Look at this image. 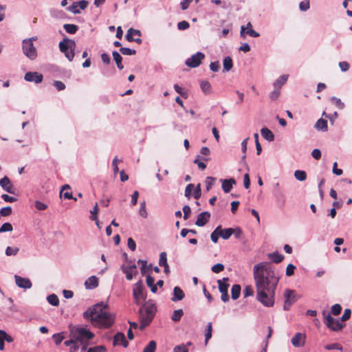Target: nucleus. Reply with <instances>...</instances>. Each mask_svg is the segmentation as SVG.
<instances>
[{
  "instance_id": "nucleus-1",
  "label": "nucleus",
  "mask_w": 352,
  "mask_h": 352,
  "mask_svg": "<svg viewBox=\"0 0 352 352\" xmlns=\"http://www.w3.org/2000/svg\"><path fill=\"white\" fill-rule=\"evenodd\" d=\"M253 276L257 300L265 307H272L274 305L275 290L279 281L275 267L270 262H261L254 266Z\"/></svg>"
},
{
  "instance_id": "nucleus-2",
  "label": "nucleus",
  "mask_w": 352,
  "mask_h": 352,
  "mask_svg": "<svg viewBox=\"0 0 352 352\" xmlns=\"http://www.w3.org/2000/svg\"><path fill=\"white\" fill-rule=\"evenodd\" d=\"M108 307L107 304L100 302L89 307L82 314L85 320L99 329H109L115 322V315L104 311Z\"/></svg>"
},
{
  "instance_id": "nucleus-3",
  "label": "nucleus",
  "mask_w": 352,
  "mask_h": 352,
  "mask_svg": "<svg viewBox=\"0 0 352 352\" xmlns=\"http://www.w3.org/2000/svg\"><path fill=\"white\" fill-rule=\"evenodd\" d=\"M157 311V307L153 300H148L140 307L139 310L140 329H144L153 320Z\"/></svg>"
},
{
  "instance_id": "nucleus-4",
  "label": "nucleus",
  "mask_w": 352,
  "mask_h": 352,
  "mask_svg": "<svg viewBox=\"0 0 352 352\" xmlns=\"http://www.w3.org/2000/svg\"><path fill=\"white\" fill-rule=\"evenodd\" d=\"M60 51L63 53L69 61H72L74 57V49L76 42L74 40L68 38H63L59 44Z\"/></svg>"
},
{
  "instance_id": "nucleus-5",
  "label": "nucleus",
  "mask_w": 352,
  "mask_h": 352,
  "mask_svg": "<svg viewBox=\"0 0 352 352\" xmlns=\"http://www.w3.org/2000/svg\"><path fill=\"white\" fill-rule=\"evenodd\" d=\"M70 336L74 337L80 343L91 340L94 337V334L89 330L79 326L71 330Z\"/></svg>"
},
{
  "instance_id": "nucleus-6",
  "label": "nucleus",
  "mask_w": 352,
  "mask_h": 352,
  "mask_svg": "<svg viewBox=\"0 0 352 352\" xmlns=\"http://www.w3.org/2000/svg\"><path fill=\"white\" fill-rule=\"evenodd\" d=\"M322 316L324 318V323L327 327L333 331H339L343 329L344 324L342 323L340 320L336 319L331 316V314L327 313L326 311H322Z\"/></svg>"
},
{
  "instance_id": "nucleus-7",
  "label": "nucleus",
  "mask_w": 352,
  "mask_h": 352,
  "mask_svg": "<svg viewBox=\"0 0 352 352\" xmlns=\"http://www.w3.org/2000/svg\"><path fill=\"white\" fill-rule=\"evenodd\" d=\"M22 50L23 54L31 60L37 58V50L30 39H23L22 41Z\"/></svg>"
},
{
  "instance_id": "nucleus-8",
  "label": "nucleus",
  "mask_w": 352,
  "mask_h": 352,
  "mask_svg": "<svg viewBox=\"0 0 352 352\" xmlns=\"http://www.w3.org/2000/svg\"><path fill=\"white\" fill-rule=\"evenodd\" d=\"M205 54L201 52H197L195 54L192 55L190 58L186 60L185 64L190 67L195 68L199 66L201 60L204 59Z\"/></svg>"
},
{
  "instance_id": "nucleus-9",
  "label": "nucleus",
  "mask_w": 352,
  "mask_h": 352,
  "mask_svg": "<svg viewBox=\"0 0 352 352\" xmlns=\"http://www.w3.org/2000/svg\"><path fill=\"white\" fill-rule=\"evenodd\" d=\"M133 296L136 304H140V300H145L146 296L143 292V283L142 280H140L134 285Z\"/></svg>"
},
{
  "instance_id": "nucleus-10",
  "label": "nucleus",
  "mask_w": 352,
  "mask_h": 352,
  "mask_svg": "<svg viewBox=\"0 0 352 352\" xmlns=\"http://www.w3.org/2000/svg\"><path fill=\"white\" fill-rule=\"evenodd\" d=\"M285 302L284 310H289L293 303L297 300V297L294 290L287 289L284 293Z\"/></svg>"
},
{
  "instance_id": "nucleus-11",
  "label": "nucleus",
  "mask_w": 352,
  "mask_h": 352,
  "mask_svg": "<svg viewBox=\"0 0 352 352\" xmlns=\"http://www.w3.org/2000/svg\"><path fill=\"white\" fill-rule=\"evenodd\" d=\"M121 270L122 272L125 274L126 278L128 280H131L138 274L135 264H132L128 266L123 265L121 267Z\"/></svg>"
},
{
  "instance_id": "nucleus-12",
  "label": "nucleus",
  "mask_w": 352,
  "mask_h": 352,
  "mask_svg": "<svg viewBox=\"0 0 352 352\" xmlns=\"http://www.w3.org/2000/svg\"><path fill=\"white\" fill-rule=\"evenodd\" d=\"M247 34L254 38L260 36L259 33L252 29V25L250 22H248L246 26L242 25L241 27L240 36L244 38Z\"/></svg>"
},
{
  "instance_id": "nucleus-13",
  "label": "nucleus",
  "mask_w": 352,
  "mask_h": 352,
  "mask_svg": "<svg viewBox=\"0 0 352 352\" xmlns=\"http://www.w3.org/2000/svg\"><path fill=\"white\" fill-rule=\"evenodd\" d=\"M24 79L28 82L38 84L43 81V76L37 72H28L25 74Z\"/></svg>"
},
{
  "instance_id": "nucleus-14",
  "label": "nucleus",
  "mask_w": 352,
  "mask_h": 352,
  "mask_svg": "<svg viewBox=\"0 0 352 352\" xmlns=\"http://www.w3.org/2000/svg\"><path fill=\"white\" fill-rule=\"evenodd\" d=\"M15 283L16 285L21 289H30L32 286V284L30 280L28 278H23L19 275L14 276Z\"/></svg>"
},
{
  "instance_id": "nucleus-15",
  "label": "nucleus",
  "mask_w": 352,
  "mask_h": 352,
  "mask_svg": "<svg viewBox=\"0 0 352 352\" xmlns=\"http://www.w3.org/2000/svg\"><path fill=\"white\" fill-rule=\"evenodd\" d=\"M0 186L6 192L10 194H14V186L11 183L10 179L7 176H4L3 178L0 179Z\"/></svg>"
},
{
  "instance_id": "nucleus-16",
  "label": "nucleus",
  "mask_w": 352,
  "mask_h": 352,
  "mask_svg": "<svg viewBox=\"0 0 352 352\" xmlns=\"http://www.w3.org/2000/svg\"><path fill=\"white\" fill-rule=\"evenodd\" d=\"M306 336L302 333H296L292 338L291 342L295 347H301L305 345Z\"/></svg>"
},
{
  "instance_id": "nucleus-17",
  "label": "nucleus",
  "mask_w": 352,
  "mask_h": 352,
  "mask_svg": "<svg viewBox=\"0 0 352 352\" xmlns=\"http://www.w3.org/2000/svg\"><path fill=\"white\" fill-rule=\"evenodd\" d=\"M113 344L114 346L122 345L124 348H126L129 346V342L126 340L123 333L118 332L113 337Z\"/></svg>"
},
{
  "instance_id": "nucleus-18",
  "label": "nucleus",
  "mask_w": 352,
  "mask_h": 352,
  "mask_svg": "<svg viewBox=\"0 0 352 352\" xmlns=\"http://www.w3.org/2000/svg\"><path fill=\"white\" fill-rule=\"evenodd\" d=\"M210 217V213L207 211L199 214L195 221V225L199 227L204 226L208 223Z\"/></svg>"
},
{
  "instance_id": "nucleus-19",
  "label": "nucleus",
  "mask_w": 352,
  "mask_h": 352,
  "mask_svg": "<svg viewBox=\"0 0 352 352\" xmlns=\"http://www.w3.org/2000/svg\"><path fill=\"white\" fill-rule=\"evenodd\" d=\"M220 182L222 184V189L225 193H228L231 191L232 186L236 184V181L234 178L228 179H221Z\"/></svg>"
},
{
  "instance_id": "nucleus-20",
  "label": "nucleus",
  "mask_w": 352,
  "mask_h": 352,
  "mask_svg": "<svg viewBox=\"0 0 352 352\" xmlns=\"http://www.w3.org/2000/svg\"><path fill=\"white\" fill-rule=\"evenodd\" d=\"M85 288L93 289L98 286V278L96 276L89 277L85 282Z\"/></svg>"
},
{
  "instance_id": "nucleus-21",
  "label": "nucleus",
  "mask_w": 352,
  "mask_h": 352,
  "mask_svg": "<svg viewBox=\"0 0 352 352\" xmlns=\"http://www.w3.org/2000/svg\"><path fill=\"white\" fill-rule=\"evenodd\" d=\"M184 297L185 294L182 289L178 286L175 287L173 289V297L171 298L172 301H179L182 300Z\"/></svg>"
},
{
  "instance_id": "nucleus-22",
  "label": "nucleus",
  "mask_w": 352,
  "mask_h": 352,
  "mask_svg": "<svg viewBox=\"0 0 352 352\" xmlns=\"http://www.w3.org/2000/svg\"><path fill=\"white\" fill-rule=\"evenodd\" d=\"M217 227L220 228L219 234H220V236L223 239L227 240L232 236V234H233L234 228H229L222 229V227L221 225L218 226Z\"/></svg>"
},
{
  "instance_id": "nucleus-23",
  "label": "nucleus",
  "mask_w": 352,
  "mask_h": 352,
  "mask_svg": "<svg viewBox=\"0 0 352 352\" xmlns=\"http://www.w3.org/2000/svg\"><path fill=\"white\" fill-rule=\"evenodd\" d=\"M229 280L228 277L223 278L221 280H218L217 283L219 286V290L221 293L228 292L229 284L227 282Z\"/></svg>"
},
{
  "instance_id": "nucleus-24",
  "label": "nucleus",
  "mask_w": 352,
  "mask_h": 352,
  "mask_svg": "<svg viewBox=\"0 0 352 352\" xmlns=\"http://www.w3.org/2000/svg\"><path fill=\"white\" fill-rule=\"evenodd\" d=\"M288 77L289 76L286 74H283L279 76L273 84L274 89H280L281 87L286 83Z\"/></svg>"
},
{
  "instance_id": "nucleus-25",
  "label": "nucleus",
  "mask_w": 352,
  "mask_h": 352,
  "mask_svg": "<svg viewBox=\"0 0 352 352\" xmlns=\"http://www.w3.org/2000/svg\"><path fill=\"white\" fill-rule=\"evenodd\" d=\"M262 137L267 141L272 142L274 140V133L267 128L264 127L261 130Z\"/></svg>"
},
{
  "instance_id": "nucleus-26",
  "label": "nucleus",
  "mask_w": 352,
  "mask_h": 352,
  "mask_svg": "<svg viewBox=\"0 0 352 352\" xmlns=\"http://www.w3.org/2000/svg\"><path fill=\"white\" fill-rule=\"evenodd\" d=\"M113 58L116 63L117 67L122 70L124 69V65L122 63V57L117 51H113L112 53Z\"/></svg>"
},
{
  "instance_id": "nucleus-27",
  "label": "nucleus",
  "mask_w": 352,
  "mask_h": 352,
  "mask_svg": "<svg viewBox=\"0 0 352 352\" xmlns=\"http://www.w3.org/2000/svg\"><path fill=\"white\" fill-rule=\"evenodd\" d=\"M315 128L318 131H327L328 129L327 121L324 119L320 118L315 124Z\"/></svg>"
},
{
  "instance_id": "nucleus-28",
  "label": "nucleus",
  "mask_w": 352,
  "mask_h": 352,
  "mask_svg": "<svg viewBox=\"0 0 352 352\" xmlns=\"http://www.w3.org/2000/svg\"><path fill=\"white\" fill-rule=\"evenodd\" d=\"M267 256L268 258H270L275 263H280L284 258V256L279 254L278 252L270 253Z\"/></svg>"
},
{
  "instance_id": "nucleus-29",
  "label": "nucleus",
  "mask_w": 352,
  "mask_h": 352,
  "mask_svg": "<svg viewBox=\"0 0 352 352\" xmlns=\"http://www.w3.org/2000/svg\"><path fill=\"white\" fill-rule=\"evenodd\" d=\"M138 35L139 36H141V32L138 30H135L133 28H129L126 34V38L128 41L132 42L133 40V36Z\"/></svg>"
},
{
  "instance_id": "nucleus-30",
  "label": "nucleus",
  "mask_w": 352,
  "mask_h": 352,
  "mask_svg": "<svg viewBox=\"0 0 352 352\" xmlns=\"http://www.w3.org/2000/svg\"><path fill=\"white\" fill-rule=\"evenodd\" d=\"M223 72H229L233 67L232 60L230 56H226L223 60Z\"/></svg>"
},
{
  "instance_id": "nucleus-31",
  "label": "nucleus",
  "mask_w": 352,
  "mask_h": 352,
  "mask_svg": "<svg viewBox=\"0 0 352 352\" xmlns=\"http://www.w3.org/2000/svg\"><path fill=\"white\" fill-rule=\"evenodd\" d=\"M241 286L238 284L232 285L231 289V295L233 300H236L240 296L241 294Z\"/></svg>"
},
{
  "instance_id": "nucleus-32",
  "label": "nucleus",
  "mask_w": 352,
  "mask_h": 352,
  "mask_svg": "<svg viewBox=\"0 0 352 352\" xmlns=\"http://www.w3.org/2000/svg\"><path fill=\"white\" fill-rule=\"evenodd\" d=\"M63 28L67 33L74 34L78 31V26L74 24H65Z\"/></svg>"
},
{
  "instance_id": "nucleus-33",
  "label": "nucleus",
  "mask_w": 352,
  "mask_h": 352,
  "mask_svg": "<svg viewBox=\"0 0 352 352\" xmlns=\"http://www.w3.org/2000/svg\"><path fill=\"white\" fill-rule=\"evenodd\" d=\"M276 198L277 202L279 204L280 207H283L285 204L286 199L283 192H277L276 194L274 195Z\"/></svg>"
},
{
  "instance_id": "nucleus-34",
  "label": "nucleus",
  "mask_w": 352,
  "mask_h": 352,
  "mask_svg": "<svg viewBox=\"0 0 352 352\" xmlns=\"http://www.w3.org/2000/svg\"><path fill=\"white\" fill-rule=\"evenodd\" d=\"M212 324L211 322H208L206 332H205V343L207 344L208 340L212 337Z\"/></svg>"
},
{
  "instance_id": "nucleus-35",
  "label": "nucleus",
  "mask_w": 352,
  "mask_h": 352,
  "mask_svg": "<svg viewBox=\"0 0 352 352\" xmlns=\"http://www.w3.org/2000/svg\"><path fill=\"white\" fill-rule=\"evenodd\" d=\"M183 315L184 311L182 309L175 310L171 316V319L174 322H179Z\"/></svg>"
},
{
  "instance_id": "nucleus-36",
  "label": "nucleus",
  "mask_w": 352,
  "mask_h": 352,
  "mask_svg": "<svg viewBox=\"0 0 352 352\" xmlns=\"http://www.w3.org/2000/svg\"><path fill=\"white\" fill-rule=\"evenodd\" d=\"M295 178L300 182H303L307 179V173L304 170H297L294 172Z\"/></svg>"
},
{
  "instance_id": "nucleus-37",
  "label": "nucleus",
  "mask_w": 352,
  "mask_h": 352,
  "mask_svg": "<svg viewBox=\"0 0 352 352\" xmlns=\"http://www.w3.org/2000/svg\"><path fill=\"white\" fill-rule=\"evenodd\" d=\"M47 302L53 305V306H58V304H59V300H58V296L54 294H50L47 297Z\"/></svg>"
},
{
  "instance_id": "nucleus-38",
  "label": "nucleus",
  "mask_w": 352,
  "mask_h": 352,
  "mask_svg": "<svg viewBox=\"0 0 352 352\" xmlns=\"http://www.w3.org/2000/svg\"><path fill=\"white\" fill-rule=\"evenodd\" d=\"M156 350V342L154 340H151L144 347L142 352H155Z\"/></svg>"
},
{
  "instance_id": "nucleus-39",
  "label": "nucleus",
  "mask_w": 352,
  "mask_h": 352,
  "mask_svg": "<svg viewBox=\"0 0 352 352\" xmlns=\"http://www.w3.org/2000/svg\"><path fill=\"white\" fill-rule=\"evenodd\" d=\"M202 91L205 94H209L211 91V85L208 81H202L200 84Z\"/></svg>"
},
{
  "instance_id": "nucleus-40",
  "label": "nucleus",
  "mask_w": 352,
  "mask_h": 352,
  "mask_svg": "<svg viewBox=\"0 0 352 352\" xmlns=\"http://www.w3.org/2000/svg\"><path fill=\"white\" fill-rule=\"evenodd\" d=\"M78 1L74 2L70 6L67 8V10L68 11L72 12L74 14H80V11L78 9L79 7H78Z\"/></svg>"
},
{
  "instance_id": "nucleus-41",
  "label": "nucleus",
  "mask_w": 352,
  "mask_h": 352,
  "mask_svg": "<svg viewBox=\"0 0 352 352\" xmlns=\"http://www.w3.org/2000/svg\"><path fill=\"white\" fill-rule=\"evenodd\" d=\"M139 214L143 218H147L148 217V212L146 208V202L144 201L140 203Z\"/></svg>"
},
{
  "instance_id": "nucleus-42",
  "label": "nucleus",
  "mask_w": 352,
  "mask_h": 352,
  "mask_svg": "<svg viewBox=\"0 0 352 352\" xmlns=\"http://www.w3.org/2000/svg\"><path fill=\"white\" fill-rule=\"evenodd\" d=\"M331 101L334 102L336 107L340 109H343L345 107L344 103L340 99L335 96L330 98Z\"/></svg>"
},
{
  "instance_id": "nucleus-43",
  "label": "nucleus",
  "mask_w": 352,
  "mask_h": 352,
  "mask_svg": "<svg viewBox=\"0 0 352 352\" xmlns=\"http://www.w3.org/2000/svg\"><path fill=\"white\" fill-rule=\"evenodd\" d=\"M219 230H220V228L217 227L210 234L211 241L214 243H217V241L219 240V237L220 236V234H219Z\"/></svg>"
},
{
  "instance_id": "nucleus-44",
  "label": "nucleus",
  "mask_w": 352,
  "mask_h": 352,
  "mask_svg": "<svg viewBox=\"0 0 352 352\" xmlns=\"http://www.w3.org/2000/svg\"><path fill=\"white\" fill-rule=\"evenodd\" d=\"M342 307L340 304H335L331 308V314L338 316L341 313Z\"/></svg>"
},
{
  "instance_id": "nucleus-45",
  "label": "nucleus",
  "mask_w": 352,
  "mask_h": 352,
  "mask_svg": "<svg viewBox=\"0 0 352 352\" xmlns=\"http://www.w3.org/2000/svg\"><path fill=\"white\" fill-rule=\"evenodd\" d=\"M19 251V248L7 247L6 249V254L7 256H15Z\"/></svg>"
},
{
  "instance_id": "nucleus-46",
  "label": "nucleus",
  "mask_w": 352,
  "mask_h": 352,
  "mask_svg": "<svg viewBox=\"0 0 352 352\" xmlns=\"http://www.w3.org/2000/svg\"><path fill=\"white\" fill-rule=\"evenodd\" d=\"M52 338L54 339L55 344L56 345H59L63 340L64 337L63 336V333H54L52 336Z\"/></svg>"
},
{
  "instance_id": "nucleus-47",
  "label": "nucleus",
  "mask_w": 352,
  "mask_h": 352,
  "mask_svg": "<svg viewBox=\"0 0 352 352\" xmlns=\"http://www.w3.org/2000/svg\"><path fill=\"white\" fill-rule=\"evenodd\" d=\"M13 230L10 223H4L0 228V233L6 232H11Z\"/></svg>"
},
{
  "instance_id": "nucleus-48",
  "label": "nucleus",
  "mask_w": 352,
  "mask_h": 352,
  "mask_svg": "<svg viewBox=\"0 0 352 352\" xmlns=\"http://www.w3.org/2000/svg\"><path fill=\"white\" fill-rule=\"evenodd\" d=\"M12 213V208L10 206L3 207L0 210V215L2 217H8Z\"/></svg>"
},
{
  "instance_id": "nucleus-49",
  "label": "nucleus",
  "mask_w": 352,
  "mask_h": 352,
  "mask_svg": "<svg viewBox=\"0 0 352 352\" xmlns=\"http://www.w3.org/2000/svg\"><path fill=\"white\" fill-rule=\"evenodd\" d=\"M120 52L124 55H134L136 53L135 50L130 49L129 47H121L120 49Z\"/></svg>"
},
{
  "instance_id": "nucleus-50",
  "label": "nucleus",
  "mask_w": 352,
  "mask_h": 352,
  "mask_svg": "<svg viewBox=\"0 0 352 352\" xmlns=\"http://www.w3.org/2000/svg\"><path fill=\"white\" fill-rule=\"evenodd\" d=\"M327 350H339L342 351V346L338 343H333L325 346Z\"/></svg>"
},
{
  "instance_id": "nucleus-51",
  "label": "nucleus",
  "mask_w": 352,
  "mask_h": 352,
  "mask_svg": "<svg viewBox=\"0 0 352 352\" xmlns=\"http://www.w3.org/2000/svg\"><path fill=\"white\" fill-rule=\"evenodd\" d=\"M254 140H255L256 153H257V155H260L261 153V151H262V147H261V144L258 142V133H254Z\"/></svg>"
},
{
  "instance_id": "nucleus-52",
  "label": "nucleus",
  "mask_w": 352,
  "mask_h": 352,
  "mask_svg": "<svg viewBox=\"0 0 352 352\" xmlns=\"http://www.w3.org/2000/svg\"><path fill=\"white\" fill-rule=\"evenodd\" d=\"M105 351H106V349L102 345L91 347L87 351V352H105Z\"/></svg>"
},
{
  "instance_id": "nucleus-53",
  "label": "nucleus",
  "mask_w": 352,
  "mask_h": 352,
  "mask_svg": "<svg viewBox=\"0 0 352 352\" xmlns=\"http://www.w3.org/2000/svg\"><path fill=\"white\" fill-rule=\"evenodd\" d=\"M223 270H224V265L222 263H217V264L214 265L211 268V270L212 271V272L216 273V274L222 272Z\"/></svg>"
},
{
  "instance_id": "nucleus-54",
  "label": "nucleus",
  "mask_w": 352,
  "mask_h": 352,
  "mask_svg": "<svg viewBox=\"0 0 352 352\" xmlns=\"http://www.w3.org/2000/svg\"><path fill=\"white\" fill-rule=\"evenodd\" d=\"M310 6H309V0H304L301 1L299 4V8L301 11L305 12L307 10H309Z\"/></svg>"
},
{
  "instance_id": "nucleus-55",
  "label": "nucleus",
  "mask_w": 352,
  "mask_h": 352,
  "mask_svg": "<svg viewBox=\"0 0 352 352\" xmlns=\"http://www.w3.org/2000/svg\"><path fill=\"white\" fill-rule=\"evenodd\" d=\"M168 264L166 253L165 252H161L160 254L159 265L160 266Z\"/></svg>"
},
{
  "instance_id": "nucleus-56",
  "label": "nucleus",
  "mask_w": 352,
  "mask_h": 352,
  "mask_svg": "<svg viewBox=\"0 0 352 352\" xmlns=\"http://www.w3.org/2000/svg\"><path fill=\"white\" fill-rule=\"evenodd\" d=\"M50 14L52 17L62 18L63 17L65 13L63 10H52L50 11Z\"/></svg>"
},
{
  "instance_id": "nucleus-57",
  "label": "nucleus",
  "mask_w": 352,
  "mask_h": 352,
  "mask_svg": "<svg viewBox=\"0 0 352 352\" xmlns=\"http://www.w3.org/2000/svg\"><path fill=\"white\" fill-rule=\"evenodd\" d=\"M201 195V184H198L194 189L193 197L195 199H198Z\"/></svg>"
},
{
  "instance_id": "nucleus-58",
  "label": "nucleus",
  "mask_w": 352,
  "mask_h": 352,
  "mask_svg": "<svg viewBox=\"0 0 352 352\" xmlns=\"http://www.w3.org/2000/svg\"><path fill=\"white\" fill-rule=\"evenodd\" d=\"M138 263L142 265L140 271H141L142 274L144 275L146 272L147 261L146 260L139 259L138 261Z\"/></svg>"
},
{
  "instance_id": "nucleus-59",
  "label": "nucleus",
  "mask_w": 352,
  "mask_h": 352,
  "mask_svg": "<svg viewBox=\"0 0 352 352\" xmlns=\"http://www.w3.org/2000/svg\"><path fill=\"white\" fill-rule=\"evenodd\" d=\"M215 181V178L213 177L208 176L206 179V190H209Z\"/></svg>"
},
{
  "instance_id": "nucleus-60",
  "label": "nucleus",
  "mask_w": 352,
  "mask_h": 352,
  "mask_svg": "<svg viewBox=\"0 0 352 352\" xmlns=\"http://www.w3.org/2000/svg\"><path fill=\"white\" fill-rule=\"evenodd\" d=\"M254 294L252 287L250 285L246 286L243 289L244 297L252 296Z\"/></svg>"
},
{
  "instance_id": "nucleus-61",
  "label": "nucleus",
  "mask_w": 352,
  "mask_h": 352,
  "mask_svg": "<svg viewBox=\"0 0 352 352\" xmlns=\"http://www.w3.org/2000/svg\"><path fill=\"white\" fill-rule=\"evenodd\" d=\"M99 211V208H98V204L96 203L95 204V206H94L93 209L91 210V217H90V219L91 220H96V217H97V214Z\"/></svg>"
},
{
  "instance_id": "nucleus-62",
  "label": "nucleus",
  "mask_w": 352,
  "mask_h": 352,
  "mask_svg": "<svg viewBox=\"0 0 352 352\" xmlns=\"http://www.w3.org/2000/svg\"><path fill=\"white\" fill-rule=\"evenodd\" d=\"M296 269V266L293 264L290 263L287 265L286 268V276H291L294 274V270Z\"/></svg>"
},
{
  "instance_id": "nucleus-63",
  "label": "nucleus",
  "mask_w": 352,
  "mask_h": 352,
  "mask_svg": "<svg viewBox=\"0 0 352 352\" xmlns=\"http://www.w3.org/2000/svg\"><path fill=\"white\" fill-rule=\"evenodd\" d=\"M182 210L184 212V219L187 220L189 218L191 212V209L189 206L186 205L183 207Z\"/></svg>"
},
{
  "instance_id": "nucleus-64",
  "label": "nucleus",
  "mask_w": 352,
  "mask_h": 352,
  "mask_svg": "<svg viewBox=\"0 0 352 352\" xmlns=\"http://www.w3.org/2000/svg\"><path fill=\"white\" fill-rule=\"evenodd\" d=\"M190 25L188 22L186 21H180L177 23V28L179 30H185L189 28Z\"/></svg>"
}]
</instances>
